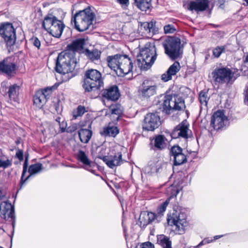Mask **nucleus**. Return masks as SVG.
<instances>
[{"label":"nucleus","mask_w":248,"mask_h":248,"mask_svg":"<svg viewBox=\"0 0 248 248\" xmlns=\"http://www.w3.org/2000/svg\"><path fill=\"white\" fill-rule=\"evenodd\" d=\"M85 55L90 60L94 61L100 59L101 52L96 49L91 51L89 49H86L85 50Z\"/></svg>","instance_id":"33"},{"label":"nucleus","mask_w":248,"mask_h":248,"mask_svg":"<svg viewBox=\"0 0 248 248\" xmlns=\"http://www.w3.org/2000/svg\"><path fill=\"white\" fill-rule=\"evenodd\" d=\"M63 119L62 118L60 117H58L55 119V121L58 123V124Z\"/></svg>","instance_id":"55"},{"label":"nucleus","mask_w":248,"mask_h":248,"mask_svg":"<svg viewBox=\"0 0 248 248\" xmlns=\"http://www.w3.org/2000/svg\"><path fill=\"white\" fill-rule=\"evenodd\" d=\"M223 235H216L214 236V239L215 240H217L218 238H220L221 237H222Z\"/></svg>","instance_id":"57"},{"label":"nucleus","mask_w":248,"mask_h":248,"mask_svg":"<svg viewBox=\"0 0 248 248\" xmlns=\"http://www.w3.org/2000/svg\"><path fill=\"white\" fill-rule=\"evenodd\" d=\"M155 25V22L151 21L150 22H145L141 23L139 28V30L141 33L146 35L150 34L154 31L153 27Z\"/></svg>","instance_id":"26"},{"label":"nucleus","mask_w":248,"mask_h":248,"mask_svg":"<svg viewBox=\"0 0 248 248\" xmlns=\"http://www.w3.org/2000/svg\"><path fill=\"white\" fill-rule=\"evenodd\" d=\"M188 126L184 122L178 125L171 132L170 136L172 139L188 138Z\"/></svg>","instance_id":"19"},{"label":"nucleus","mask_w":248,"mask_h":248,"mask_svg":"<svg viewBox=\"0 0 248 248\" xmlns=\"http://www.w3.org/2000/svg\"><path fill=\"white\" fill-rule=\"evenodd\" d=\"M16 156L17 158L20 161H22L23 160V153L21 150H18L16 152Z\"/></svg>","instance_id":"50"},{"label":"nucleus","mask_w":248,"mask_h":248,"mask_svg":"<svg viewBox=\"0 0 248 248\" xmlns=\"http://www.w3.org/2000/svg\"><path fill=\"white\" fill-rule=\"evenodd\" d=\"M151 148L154 150H162L166 148V143L165 141V137L162 135L155 136L152 140Z\"/></svg>","instance_id":"23"},{"label":"nucleus","mask_w":248,"mask_h":248,"mask_svg":"<svg viewBox=\"0 0 248 248\" xmlns=\"http://www.w3.org/2000/svg\"><path fill=\"white\" fill-rule=\"evenodd\" d=\"M87 111V110L84 106L79 105L73 111V117L76 119L78 117L82 116Z\"/></svg>","instance_id":"38"},{"label":"nucleus","mask_w":248,"mask_h":248,"mask_svg":"<svg viewBox=\"0 0 248 248\" xmlns=\"http://www.w3.org/2000/svg\"><path fill=\"white\" fill-rule=\"evenodd\" d=\"M0 36L7 47L14 45L16 41V31L11 23H6L0 26Z\"/></svg>","instance_id":"12"},{"label":"nucleus","mask_w":248,"mask_h":248,"mask_svg":"<svg viewBox=\"0 0 248 248\" xmlns=\"http://www.w3.org/2000/svg\"><path fill=\"white\" fill-rule=\"evenodd\" d=\"M78 134L81 142L87 143L92 136L93 132L91 130L82 128L78 131Z\"/></svg>","instance_id":"28"},{"label":"nucleus","mask_w":248,"mask_h":248,"mask_svg":"<svg viewBox=\"0 0 248 248\" xmlns=\"http://www.w3.org/2000/svg\"><path fill=\"white\" fill-rule=\"evenodd\" d=\"M228 123V119L225 116L222 110H217L215 112L212 117L211 121V125L215 130H219Z\"/></svg>","instance_id":"17"},{"label":"nucleus","mask_w":248,"mask_h":248,"mask_svg":"<svg viewBox=\"0 0 248 248\" xmlns=\"http://www.w3.org/2000/svg\"><path fill=\"white\" fill-rule=\"evenodd\" d=\"M5 197V193L0 190V201L3 200Z\"/></svg>","instance_id":"54"},{"label":"nucleus","mask_w":248,"mask_h":248,"mask_svg":"<svg viewBox=\"0 0 248 248\" xmlns=\"http://www.w3.org/2000/svg\"><path fill=\"white\" fill-rule=\"evenodd\" d=\"M52 88H53L52 87H47V88L43 89L42 90L38 91V92H41L42 93L43 96H44V98H46V100L47 99V98H49L50 94L52 93Z\"/></svg>","instance_id":"43"},{"label":"nucleus","mask_w":248,"mask_h":248,"mask_svg":"<svg viewBox=\"0 0 248 248\" xmlns=\"http://www.w3.org/2000/svg\"><path fill=\"white\" fill-rule=\"evenodd\" d=\"M185 108L184 100L179 95L172 94L165 96L163 109L167 113H169L170 110H181Z\"/></svg>","instance_id":"10"},{"label":"nucleus","mask_w":248,"mask_h":248,"mask_svg":"<svg viewBox=\"0 0 248 248\" xmlns=\"http://www.w3.org/2000/svg\"><path fill=\"white\" fill-rule=\"evenodd\" d=\"M27 165L28 160L27 157H26L23 164V171L19 184L20 189L26 183L29 178L31 176V166L29 167L28 170L27 171Z\"/></svg>","instance_id":"24"},{"label":"nucleus","mask_w":248,"mask_h":248,"mask_svg":"<svg viewBox=\"0 0 248 248\" xmlns=\"http://www.w3.org/2000/svg\"><path fill=\"white\" fill-rule=\"evenodd\" d=\"M108 66L118 76H123L132 71L133 63L126 55L117 54L107 58Z\"/></svg>","instance_id":"1"},{"label":"nucleus","mask_w":248,"mask_h":248,"mask_svg":"<svg viewBox=\"0 0 248 248\" xmlns=\"http://www.w3.org/2000/svg\"><path fill=\"white\" fill-rule=\"evenodd\" d=\"M103 96L105 98L110 100H117L120 96V93L118 87L114 86L110 87L108 89H106L103 92Z\"/></svg>","instance_id":"22"},{"label":"nucleus","mask_w":248,"mask_h":248,"mask_svg":"<svg viewBox=\"0 0 248 248\" xmlns=\"http://www.w3.org/2000/svg\"><path fill=\"white\" fill-rule=\"evenodd\" d=\"M210 243V241L203 240L202 242H201L197 246L195 247V248H199L201 246H202L203 245L208 244Z\"/></svg>","instance_id":"52"},{"label":"nucleus","mask_w":248,"mask_h":248,"mask_svg":"<svg viewBox=\"0 0 248 248\" xmlns=\"http://www.w3.org/2000/svg\"><path fill=\"white\" fill-rule=\"evenodd\" d=\"M212 75L215 83L220 85L232 84L236 79L234 72L227 67L216 68Z\"/></svg>","instance_id":"9"},{"label":"nucleus","mask_w":248,"mask_h":248,"mask_svg":"<svg viewBox=\"0 0 248 248\" xmlns=\"http://www.w3.org/2000/svg\"><path fill=\"white\" fill-rule=\"evenodd\" d=\"M157 241L163 248H172L171 242L170 238L163 235H160L157 237Z\"/></svg>","instance_id":"32"},{"label":"nucleus","mask_w":248,"mask_h":248,"mask_svg":"<svg viewBox=\"0 0 248 248\" xmlns=\"http://www.w3.org/2000/svg\"><path fill=\"white\" fill-rule=\"evenodd\" d=\"M11 58H6L0 62V73L13 77L16 74V64L11 61Z\"/></svg>","instance_id":"14"},{"label":"nucleus","mask_w":248,"mask_h":248,"mask_svg":"<svg viewBox=\"0 0 248 248\" xmlns=\"http://www.w3.org/2000/svg\"><path fill=\"white\" fill-rule=\"evenodd\" d=\"M179 191V189L176 186L174 185H170L166 190V193L169 196L167 199H169L170 201V199L176 197Z\"/></svg>","instance_id":"37"},{"label":"nucleus","mask_w":248,"mask_h":248,"mask_svg":"<svg viewBox=\"0 0 248 248\" xmlns=\"http://www.w3.org/2000/svg\"><path fill=\"white\" fill-rule=\"evenodd\" d=\"M103 81L101 73L93 69L85 72L82 87L85 92H90L100 89L103 86Z\"/></svg>","instance_id":"4"},{"label":"nucleus","mask_w":248,"mask_h":248,"mask_svg":"<svg viewBox=\"0 0 248 248\" xmlns=\"http://www.w3.org/2000/svg\"><path fill=\"white\" fill-rule=\"evenodd\" d=\"M12 165V162L9 159H7L5 160L0 159V168H2L3 169H5L11 166Z\"/></svg>","instance_id":"44"},{"label":"nucleus","mask_w":248,"mask_h":248,"mask_svg":"<svg viewBox=\"0 0 248 248\" xmlns=\"http://www.w3.org/2000/svg\"><path fill=\"white\" fill-rule=\"evenodd\" d=\"M246 61H247V62H248V55L247 56Z\"/></svg>","instance_id":"62"},{"label":"nucleus","mask_w":248,"mask_h":248,"mask_svg":"<svg viewBox=\"0 0 248 248\" xmlns=\"http://www.w3.org/2000/svg\"><path fill=\"white\" fill-rule=\"evenodd\" d=\"M54 107L55 108V109L57 112H58L59 110V106L58 104H55Z\"/></svg>","instance_id":"56"},{"label":"nucleus","mask_w":248,"mask_h":248,"mask_svg":"<svg viewBox=\"0 0 248 248\" xmlns=\"http://www.w3.org/2000/svg\"><path fill=\"white\" fill-rule=\"evenodd\" d=\"M42 169V164H35L34 165H32V176L39 172Z\"/></svg>","instance_id":"47"},{"label":"nucleus","mask_w":248,"mask_h":248,"mask_svg":"<svg viewBox=\"0 0 248 248\" xmlns=\"http://www.w3.org/2000/svg\"><path fill=\"white\" fill-rule=\"evenodd\" d=\"M226 2V0H218L217 4L218 5V7L220 8L223 9L224 8V4Z\"/></svg>","instance_id":"51"},{"label":"nucleus","mask_w":248,"mask_h":248,"mask_svg":"<svg viewBox=\"0 0 248 248\" xmlns=\"http://www.w3.org/2000/svg\"><path fill=\"white\" fill-rule=\"evenodd\" d=\"M60 128L62 132L65 131V129L67 126V124L66 122L63 119L59 124Z\"/></svg>","instance_id":"49"},{"label":"nucleus","mask_w":248,"mask_h":248,"mask_svg":"<svg viewBox=\"0 0 248 248\" xmlns=\"http://www.w3.org/2000/svg\"><path fill=\"white\" fill-rule=\"evenodd\" d=\"M76 65L75 56L69 52H62L57 58L55 70L62 75L63 81L68 80L71 77L70 74L74 70Z\"/></svg>","instance_id":"2"},{"label":"nucleus","mask_w":248,"mask_h":248,"mask_svg":"<svg viewBox=\"0 0 248 248\" xmlns=\"http://www.w3.org/2000/svg\"><path fill=\"white\" fill-rule=\"evenodd\" d=\"M244 1L246 2V4H244L245 5L248 6V0H244Z\"/></svg>","instance_id":"58"},{"label":"nucleus","mask_w":248,"mask_h":248,"mask_svg":"<svg viewBox=\"0 0 248 248\" xmlns=\"http://www.w3.org/2000/svg\"><path fill=\"white\" fill-rule=\"evenodd\" d=\"M42 26L50 34L59 38L63 32L65 25L55 16L48 14L45 17Z\"/></svg>","instance_id":"6"},{"label":"nucleus","mask_w":248,"mask_h":248,"mask_svg":"<svg viewBox=\"0 0 248 248\" xmlns=\"http://www.w3.org/2000/svg\"><path fill=\"white\" fill-rule=\"evenodd\" d=\"M152 0H135L134 4L142 11L146 12L152 7Z\"/></svg>","instance_id":"29"},{"label":"nucleus","mask_w":248,"mask_h":248,"mask_svg":"<svg viewBox=\"0 0 248 248\" xmlns=\"http://www.w3.org/2000/svg\"><path fill=\"white\" fill-rule=\"evenodd\" d=\"M165 54L171 60L180 58L183 54L181 40L176 37H169L163 43Z\"/></svg>","instance_id":"7"},{"label":"nucleus","mask_w":248,"mask_h":248,"mask_svg":"<svg viewBox=\"0 0 248 248\" xmlns=\"http://www.w3.org/2000/svg\"><path fill=\"white\" fill-rule=\"evenodd\" d=\"M164 31L166 34L172 33L175 32L176 29L173 25L168 24L164 27Z\"/></svg>","instance_id":"46"},{"label":"nucleus","mask_w":248,"mask_h":248,"mask_svg":"<svg viewBox=\"0 0 248 248\" xmlns=\"http://www.w3.org/2000/svg\"><path fill=\"white\" fill-rule=\"evenodd\" d=\"M181 66L179 62H175L168 70L161 76V79L164 82L171 80L172 76L175 75L180 70Z\"/></svg>","instance_id":"21"},{"label":"nucleus","mask_w":248,"mask_h":248,"mask_svg":"<svg viewBox=\"0 0 248 248\" xmlns=\"http://www.w3.org/2000/svg\"><path fill=\"white\" fill-rule=\"evenodd\" d=\"M38 12L40 13V15L42 14V12H41V9L40 8L38 9Z\"/></svg>","instance_id":"59"},{"label":"nucleus","mask_w":248,"mask_h":248,"mask_svg":"<svg viewBox=\"0 0 248 248\" xmlns=\"http://www.w3.org/2000/svg\"><path fill=\"white\" fill-rule=\"evenodd\" d=\"M225 47L224 46H217L213 50V53L214 57L218 58L221 53L225 51Z\"/></svg>","instance_id":"41"},{"label":"nucleus","mask_w":248,"mask_h":248,"mask_svg":"<svg viewBox=\"0 0 248 248\" xmlns=\"http://www.w3.org/2000/svg\"><path fill=\"white\" fill-rule=\"evenodd\" d=\"M41 92H37L34 96L33 104L36 108H41L46 102Z\"/></svg>","instance_id":"30"},{"label":"nucleus","mask_w":248,"mask_h":248,"mask_svg":"<svg viewBox=\"0 0 248 248\" xmlns=\"http://www.w3.org/2000/svg\"><path fill=\"white\" fill-rule=\"evenodd\" d=\"M209 0H194L189 2L187 9L197 13L205 11L209 7Z\"/></svg>","instance_id":"18"},{"label":"nucleus","mask_w":248,"mask_h":248,"mask_svg":"<svg viewBox=\"0 0 248 248\" xmlns=\"http://www.w3.org/2000/svg\"><path fill=\"white\" fill-rule=\"evenodd\" d=\"M1 155H2V150L0 149V156H1Z\"/></svg>","instance_id":"60"},{"label":"nucleus","mask_w":248,"mask_h":248,"mask_svg":"<svg viewBox=\"0 0 248 248\" xmlns=\"http://www.w3.org/2000/svg\"><path fill=\"white\" fill-rule=\"evenodd\" d=\"M2 231L3 232H4V230L3 229H1V228H0V232ZM1 233V232H0V233Z\"/></svg>","instance_id":"61"},{"label":"nucleus","mask_w":248,"mask_h":248,"mask_svg":"<svg viewBox=\"0 0 248 248\" xmlns=\"http://www.w3.org/2000/svg\"><path fill=\"white\" fill-rule=\"evenodd\" d=\"M156 169L154 164H151L145 166L143 169V171L145 173L152 174L156 171Z\"/></svg>","instance_id":"42"},{"label":"nucleus","mask_w":248,"mask_h":248,"mask_svg":"<svg viewBox=\"0 0 248 248\" xmlns=\"http://www.w3.org/2000/svg\"><path fill=\"white\" fill-rule=\"evenodd\" d=\"M186 156L184 153L183 152L173 158L174 165L176 166L180 165L186 162Z\"/></svg>","instance_id":"39"},{"label":"nucleus","mask_w":248,"mask_h":248,"mask_svg":"<svg viewBox=\"0 0 248 248\" xmlns=\"http://www.w3.org/2000/svg\"><path fill=\"white\" fill-rule=\"evenodd\" d=\"M167 220L170 225L175 227L174 231L176 233L182 234L185 233L187 222L184 214L175 211L168 217Z\"/></svg>","instance_id":"11"},{"label":"nucleus","mask_w":248,"mask_h":248,"mask_svg":"<svg viewBox=\"0 0 248 248\" xmlns=\"http://www.w3.org/2000/svg\"><path fill=\"white\" fill-rule=\"evenodd\" d=\"M156 215L152 212H149L147 214H141L139 218L140 225L142 227L146 226L149 224L155 221Z\"/></svg>","instance_id":"25"},{"label":"nucleus","mask_w":248,"mask_h":248,"mask_svg":"<svg viewBox=\"0 0 248 248\" xmlns=\"http://www.w3.org/2000/svg\"><path fill=\"white\" fill-rule=\"evenodd\" d=\"M156 86L151 81L145 80L140 86L139 92L143 98H148L156 93Z\"/></svg>","instance_id":"16"},{"label":"nucleus","mask_w":248,"mask_h":248,"mask_svg":"<svg viewBox=\"0 0 248 248\" xmlns=\"http://www.w3.org/2000/svg\"><path fill=\"white\" fill-rule=\"evenodd\" d=\"M32 42L34 46L36 47L38 49L41 48V40L38 38L36 37H32Z\"/></svg>","instance_id":"48"},{"label":"nucleus","mask_w":248,"mask_h":248,"mask_svg":"<svg viewBox=\"0 0 248 248\" xmlns=\"http://www.w3.org/2000/svg\"><path fill=\"white\" fill-rule=\"evenodd\" d=\"M118 2L122 5H126L129 3V0H116Z\"/></svg>","instance_id":"53"},{"label":"nucleus","mask_w":248,"mask_h":248,"mask_svg":"<svg viewBox=\"0 0 248 248\" xmlns=\"http://www.w3.org/2000/svg\"><path fill=\"white\" fill-rule=\"evenodd\" d=\"M119 133V130L116 126L109 124L107 127H104L101 134L105 136L115 137Z\"/></svg>","instance_id":"27"},{"label":"nucleus","mask_w":248,"mask_h":248,"mask_svg":"<svg viewBox=\"0 0 248 248\" xmlns=\"http://www.w3.org/2000/svg\"><path fill=\"white\" fill-rule=\"evenodd\" d=\"M169 202V199H167L166 201L161 204L157 209V212L159 214H162L164 212L166 209Z\"/></svg>","instance_id":"45"},{"label":"nucleus","mask_w":248,"mask_h":248,"mask_svg":"<svg viewBox=\"0 0 248 248\" xmlns=\"http://www.w3.org/2000/svg\"><path fill=\"white\" fill-rule=\"evenodd\" d=\"M109 111L111 115H116L117 116L116 120L118 121L123 113V108L120 104H115L111 105L109 107Z\"/></svg>","instance_id":"31"},{"label":"nucleus","mask_w":248,"mask_h":248,"mask_svg":"<svg viewBox=\"0 0 248 248\" xmlns=\"http://www.w3.org/2000/svg\"><path fill=\"white\" fill-rule=\"evenodd\" d=\"M77 158L83 164L86 166H91V161L90 160L88 156L84 151L82 150L78 151L77 153Z\"/></svg>","instance_id":"34"},{"label":"nucleus","mask_w":248,"mask_h":248,"mask_svg":"<svg viewBox=\"0 0 248 248\" xmlns=\"http://www.w3.org/2000/svg\"><path fill=\"white\" fill-rule=\"evenodd\" d=\"M183 152V149L178 145H174L170 149V155L174 158Z\"/></svg>","instance_id":"40"},{"label":"nucleus","mask_w":248,"mask_h":248,"mask_svg":"<svg viewBox=\"0 0 248 248\" xmlns=\"http://www.w3.org/2000/svg\"><path fill=\"white\" fill-rule=\"evenodd\" d=\"M156 58V48L155 45L147 44L138 56V66L141 69H147L154 63Z\"/></svg>","instance_id":"5"},{"label":"nucleus","mask_w":248,"mask_h":248,"mask_svg":"<svg viewBox=\"0 0 248 248\" xmlns=\"http://www.w3.org/2000/svg\"><path fill=\"white\" fill-rule=\"evenodd\" d=\"M199 99L201 104V109H206L208 100H209L208 93L203 91L199 93Z\"/></svg>","instance_id":"35"},{"label":"nucleus","mask_w":248,"mask_h":248,"mask_svg":"<svg viewBox=\"0 0 248 248\" xmlns=\"http://www.w3.org/2000/svg\"><path fill=\"white\" fill-rule=\"evenodd\" d=\"M20 87L17 84H14L9 87L8 94L10 99L15 100L18 94Z\"/></svg>","instance_id":"36"},{"label":"nucleus","mask_w":248,"mask_h":248,"mask_svg":"<svg viewBox=\"0 0 248 248\" xmlns=\"http://www.w3.org/2000/svg\"><path fill=\"white\" fill-rule=\"evenodd\" d=\"M122 149L121 146L116 145L110 150L107 155L99 153L98 158L102 159L109 168L113 169L123 163Z\"/></svg>","instance_id":"8"},{"label":"nucleus","mask_w":248,"mask_h":248,"mask_svg":"<svg viewBox=\"0 0 248 248\" xmlns=\"http://www.w3.org/2000/svg\"><path fill=\"white\" fill-rule=\"evenodd\" d=\"M160 123V118L157 114L148 113L144 118L143 128L147 131H154L158 127Z\"/></svg>","instance_id":"15"},{"label":"nucleus","mask_w":248,"mask_h":248,"mask_svg":"<svg viewBox=\"0 0 248 248\" xmlns=\"http://www.w3.org/2000/svg\"><path fill=\"white\" fill-rule=\"evenodd\" d=\"M0 217L5 221L11 223L13 231L16 225V217L14 207L8 202L0 203Z\"/></svg>","instance_id":"13"},{"label":"nucleus","mask_w":248,"mask_h":248,"mask_svg":"<svg viewBox=\"0 0 248 248\" xmlns=\"http://www.w3.org/2000/svg\"><path fill=\"white\" fill-rule=\"evenodd\" d=\"M95 18L94 13L89 7L76 13L72 18L71 23H74L75 28L78 31L82 32L93 25Z\"/></svg>","instance_id":"3"},{"label":"nucleus","mask_w":248,"mask_h":248,"mask_svg":"<svg viewBox=\"0 0 248 248\" xmlns=\"http://www.w3.org/2000/svg\"><path fill=\"white\" fill-rule=\"evenodd\" d=\"M85 41L84 39L80 38L73 41L71 44L67 46V50L65 52H69L74 56L75 52L80 53L83 49Z\"/></svg>","instance_id":"20"}]
</instances>
